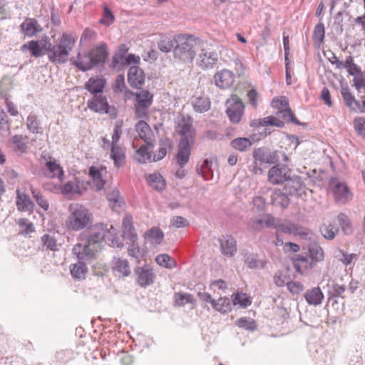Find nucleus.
I'll return each mask as SVG.
<instances>
[{
    "instance_id": "obj_1",
    "label": "nucleus",
    "mask_w": 365,
    "mask_h": 365,
    "mask_svg": "<svg viewBox=\"0 0 365 365\" xmlns=\"http://www.w3.org/2000/svg\"><path fill=\"white\" fill-rule=\"evenodd\" d=\"M88 230L80 235V242L75 245L72 252L80 260H93L104 240L108 229L102 223L90 226Z\"/></svg>"
},
{
    "instance_id": "obj_2",
    "label": "nucleus",
    "mask_w": 365,
    "mask_h": 365,
    "mask_svg": "<svg viewBox=\"0 0 365 365\" xmlns=\"http://www.w3.org/2000/svg\"><path fill=\"white\" fill-rule=\"evenodd\" d=\"M76 34L63 33L56 44L50 42L46 38L43 43V48L51 63L62 64L67 61L70 52L76 45Z\"/></svg>"
},
{
    "instance_id": "obj_3",
    "label": "nucleus",
    "mask_w": 365,
    "mask_h": 365,
    "mask_svg": "<svg viewBox=\"0 0 365 365\" xmlns=\"http://www.w3.org/2000/svg\"><path fill=\"white\" fill-rule=\"evenodd\" d=\"M175 47L173 59L181 63H192L197 55V51L202 46V40L194 35H175Z\"/></svg>"
},
{
    "instance_id": "obj_4",
    "label": "nucleus",
    "mask_w": 365,
    "mask_h": 365,
    "mask_svg": "<svg viewBox=\"0 0 365 365\" xmlns=\"http://www.w3.org/2000/svg\"><path fill=\"white\" fill-rule=\"evenodd\" d=\"M108 54L107 45L102 43L88 52H79L76 58H71V61L80 71H87L94 66L105 63Z\"/></svg>"
},
{
    "instance_id": "obj_5",
    "label": "nucleus",
    "mask_w": 365,
    "mask_h": 365,
    "mask_svg": "<svg viewBox=\"0 0 365 365\" xmlns=\"http://www.w3.org/2000/svg\"><path fill=\"white\" fill-rule=\"evenodd\" d=\"M70 215L66 224L68 229L79 231L90 227L93 223V214L81 204H71L69 206Z\"/></svg>"
},
{
    "instance_id": "obj_6",
    "label": "nucleus",
    "mask_w": 365,
    "mask_h": 365,
    "mask_svg": "<svg viewBox=\"0 0 365 365\" xmlns=\"http://www.w3.org/2000/svg\"><path fill=\"white\" fill-rule=\"evenodd\" d=\"M87 107L92 111L100 114H107L112 119L118 115V111L114 106L110 105L108 98L103 94L93 96L87 101Z\"/></svg>"
},
{
    "instance_id": "obj_7",
    "label": "nucleus",
    "mask_w": 365,
    "mask_h": 365,
    "mask_svg": "<svg viewBox=\"0 0 365 365\" xmlns=\"http://www.w3.org/2000/svg\"><path fill=\"white\" fill-rule=\"evenodd\" d=\"M252 157L254 160L258 161L260 165L264 163H278L281 158L284 162L288 160V157L285 153L278 150L271 151L264 147L255 148L252 152Z\"/></svg>"
},
{
    "instance_id": "obj_8",
    "label": "nucleus",
    "mask_w": 365,
    "mask_h": 365,
    "mask_svg": "<svg viewBox=\"0 0 365 365\" xmlns=\"http://www.w3.org/2000/svg\"><path fill=\"white\" fill-rule=\"evenodd\" d=\"M277 229V232H283L285 234H293L299 236L302 239H307L310 234L308 229L303 227L289 221L277 222L275 218V225L273 227Z\"/></svg>"
},
{
    "instance_id": "obj_9",
    "label": "nucleus",
    "mask_w": 365,
    "mask_h": 365,
    "mask_svg": "<svg viewBox=\"0 0 365 365\" xmlns=\"http://www.w3.org/2000/svg\"><path fill=\"white\" fill-rule=\"evenodd\" d=\"M329 187L338 204L344 205L352 199V194L346 183L332 179L329 182Z\"/></svg>"
},
{
    "instance_id": "obj_10",
    "label": "nucleus",
    "mask_w": 365,
    "mask_h": 365,
    "mask_svg": "<svg viewBox=\"0 0 365 365\" xmlns=\"http://www.w3.org/2000/svg\"><path fill=\"white\" fill-rule=\"evenodd\" d=\"M226 113L232 123H238L243 115L245 106L240 98L237 96H232L227 101Z\"/></svg>"
},
{
    "instance_id": "obj_11",
    "label": "nucleus",
    "mask_w": 365,
    "mask_h": 365,
    "mask_svg": "<svg viewBox=\"0 0 365 365\" xmlns=\"http://www.w3.org/2000/svg\"><path fill=\"white\" fill-rule=\"evenodd\" d=\"M275 225V217L270 214H264L260 217H252L247 222V230L250 232H259L264 227L271 228Z\"/></svg>"
},
{
    "instance_id": "obj_12",
    "label": "nucleus",
    "mask_w": 365,
    "mask_h": 365,
    "mask_svg": "<svg viewBox=\"0 0 365 365\" xmlns=\"http://www.w3.org/2000/svg\"><path fill=\"white\" fill-rule=\"evenodd\" d=\"M135 274L137 284L142 287L150 286L155 282V274L153 268L148 264L137 267L135 269Z\"/></svg>"
},
{
    "instance_id": "obj_13",
    "label": "nucleus",
    "mask_w": 365,
    "mask_h": 365,
    "mask_svg": "<svg viewBox=\"0 0 365 365\" xmlns=\"http://www.w3.org/2000/svg\"><path fill=\"white\" fill-rule=\"evenodd\" d=\"M176 131L181 136L180 142L195 143V130L190 119L181 118L176 127Z\"/></svg>"
},
{
    "instance_id": "obj_14",
    "label": "nucleus",
    "mask_w": 365,
    "mask_h": 365,
    "mask_svg": "<svg viewBox=\"0 0 365 365\" xmlns=\"http://www.w3.org/2000/svg\"><path fill=\"white\" fill-rule=\"evenodd\" d=\"M199 48H200V53L198 55L200 67L202 69L214 68L218 61V54L215 51L202 48L201 46Z\"/></svg>"
},
{
    "instance_id": "obj_15",
    "label": "nucleus",
    "mask_w": 365,
    "mask_h": 365,
    "mask_svg": "<svg viewBox=\"0 0 365 365\" xmlns=\"http://www.w3.org/2000/svg\"><path fill=\"white\" fill-rule=\"evenodd\" d=\"M41 157L46 160L45 168H43L44 175L49 178H57L59 181L62 182L63 180L64 173L60 165L51 157L48 158V160H47L43 155Z\"/></svg>"
},
{
    "instance_id": "obj_16",
    "label": "nucleus",
    "mask_w": 365,
    "mask_h": 365,
    "mask_svg": "<svg viewBox=\"0 0 365 365\" xmlns=\"http://www.w3.org/2000/svg\"><path fill=\"white\" fill-rule=\"evenodd\" d=\"M290 175V171L279 165L273 166L268 172V180L273 185L284 184Z\"/></svg>"
},
{
    "instance_id": "obj_17",
    "label": "nucleus",
    "mask_w": 365,
    "mask_h": 365,
    "mask_svg": "<svg viewBox=\"0 0 365 365\" xmlns=\"http://www.w3.org/2000/svg\"><path fill=\"white\" fill-rule=\"evenodd\" d=\"M215 85L222 89H227L233 86L235 81V75L228 69H222L215 74Z\"/></svg>"
},
{
    "instance_id": "obj_18",
    "label": "nucleus",
    "mask_w": 365,
    "mask_h": 365,
    "mask_svg": "<svg viewBox=\"0 0 365 365\" xmlns=\"http://www.w3.org/2000/svg\"><path fill=\"white\" fill-rule=\"evenodd\" d=\"M135 130L139 137L144 140L146 145L153 146L155 135L149 125L144 120L138 121L135 125Z\"/></svg>"
},
{
    "instance_id": "obj_19",
    "label": "nucleus",
    "mask_w": 365,
    "mask_h": 365,
    "mask_svg": "<svg viewBox=\"0 0 365 365\" xmlns=\"http://www.w3.org/2000/svg\"><path fill=\"white\" fill-rule=\"evenodd\" d=\"M20 30L25 36L33 37L42 31V27L36 19L26 18L21 24Z\"/></svg>"
},
{
    "instance_id": "obj_20",
    "label": "nucleus",
    "mask_w": 365,
    "mask_h": 365,
    "mask_svg": "<svg viewBox=\"0 0 365 365\" xmlns=\"http://www.w3.org/2000/svg\"><path fill=\"white\" fill-rule=\"evenodd\" d=\"M128 81L131 87L140 88L145 81L143 71L137 66H131L128 72Z\"/></svg>"
},
{
    "instance_id": "obj_21",
    "label": "nucleus",
    "mask_w": 365,
    "mask_h": 365,
    "mask_svg": "<svg viewBox=\"0 0 365 365\" xmlns=\"http://www.w3.org/2000/svg\"><path fill=\"white\" fill-rule=\"evenodd\" d=\"M16 205L19 212H31L35 207L30 197L25 192L16 190Z\"/></svg>"
},
{
    "instance_id": "obj_22",
    "label": "nucleus",
    "mask_w": 365,
    "mask_h": 365,
    "mask_svg": "<svg viewBox=\"0 0 365 365\" xmlns=\"http://www.w3.org/2000/svg\"><path fill=\"white\" fill-rule=\"evenodd\" d=\"M304 190V184L301 178L298 176H289L287 180L284 182V190L289 195H300Z\"/></svg>"
},
{
    "instance_id": "obj_23",
    "label": "nucleus",
    "mask_w": 365,
    "mask_h": 365,
    "mask_svg": "<svg viewBox=\"0 0 365 365\" xmlns=\"http://www.w3.org/2000/svg\"><path fill=\"white\" fill-rule=\"evenodd\" d=\"M193 144L187 141L180 142L176 155V161L180 167H184L188 163Z\"/></svg>"
},
{
    "instance_id": "obj_24",
    "label": "nucleus",
    "mask_w": 365,
    "mask_h": 365,
    "mask_svg": "<svg viewBox=\"0 0 365 365\" xmlns=\"http://www.w3.org/2000/svg\"><path fill=\"white\" fill-rule=\"evenodd\" d=\"M220 250L228 257H233L237 252V242L232 236H226L220 240Z\"/></svg>"
},
{
    "instance_id": "obj_25",
    "label": "nucleus",
    "mask_w": 365,
    "mask_h": 365,
    "mask_svg": "<svg viewBox=\"0 0 365 365\" xmlns=\"http://www.w3.org/2000/svg\"><path fill=\"white\" fill-rule=\"evenodd\" d=\"M106 86V81L102 78L91 77L85 85V88L89 91L93 96L103 94Z\"/></svg>"
},
{
    "instance_id": "obj_26",
    "label": "nucleus",
    "mask_w": 365,
    "mask_h": 365,
    "mask_svg": "<svg viewBox=\"0 0 365 365\" xmlns=\"http://www.w3.org/2000/svg\"><path fill=\"white\" fill-rule=\"evenodd\" d=\"M110 158L113 160L116 168L122 167L125 163V148L120 145H111Z\"/></svg>"
},
{
    "instance_id": "obj_27",
    "label": "nucleus",
    "mask_w": 365,
    "mask_h": 365,
    "mask_svg": "<svg viewBox=\"0 0 365 365\" xmlns=\"http://www.w3.org/2000/svg\"><path fill=\"white\" fill-rule=\"evenodd\" d=\"M44 43V40L41 41L31 40L24 43L21 46V51H29L31 55L35 58H38L43 56L46 52L43 48V43Z\"/></svg>"
},
{
    "instance_id": "obj_28",
    "label": "nucleus",
    "mask_w": 365,
    "mask_h": 365,
    "mask_svg": "<svg viewBox=\"0 0 365 365\" xmlns=\"http://www.w3.org/2000/svg\"><path fill=\"white\" fill-rule=\"evenodd\" d=\"M212 160L204 159L199 162L196 166V172L198 175L204 178L205 180H212L213 178Z\"/></svg>"
},
{
    "instance_id": "obj_29",
    "label": "nucleus",
    "mask_w": 365,
    "mask_h": 365,
    "mask_svg": "<svg viewBox=\"0 0 365 365\" xmlns=\"http://www.w3.org/2000/svg\"><path fill=\"white\" fill-rule=\"evenodd\" d=\"M324 294L319 287L307 289L304 293V299L308 304L318 306L322 303Z\"/></svg>"
},
{
    "instance_id": "obj_30",
    "label": "nucleus",
    "mask_w": 365,
    "mask_h": 365,
    "mask_svg": "<svg viewBox=\"0 0 365 365\" xmlns=\"http://www.w3.org/2000/svg\"><path fill=\"white\" fill-rule=\"evenodd\" d=\"M341 94L345 105L351 110L357 111L359 109L360 103L356 100L354 96L351 93L348 86L341 85Z\"/></svg>"
},
{
    "instance_id": "obj_31",
    "label": "nucleus",
    "mask_w": 365,
    "mask_h": 365,
    "mask_svg": "<svg viewBox=\"0 0 365 365\" xmlns=\"http://www.w3.org/2000/svg\"><path fill=\"white\" fill-rule=\"evenodd\" d=\"M112 268L115 274L118 277H127L130 274V268L127 259L114 257Z\"/></svg>"
},
{
    "instance_id": "obj_32",
    "label": "nucleus",
    "mask_w": 365,
    "mask_h": 365,
    "mask_svg": "<svg viewBox=\"0 0 365 365\" xmlns=\"http://www.w3.org/2000/svg\"><path fill=\"white\" fill-rule=\"evenodd\" d=\"M123 237L128 240H138V235L136 234L133 225L132 217L126 215L123 219Z\"/></svg>"
},
{
    "instance_id": "obj_33",
    "label": "nucleus",
    "mask_w": 365,
    "mask_h": 365,
    "mask_svg": "<svg viewBox=\"0 0 365 365\" xmlns=\"http://www.w3.org/2000/svg\"><path fill=\"white\" fill-rule=\"evenodd\" d=\"M89 175L91 178V187L96 191L101 190L105 185L106 180L103 178L102 173L98 168L94 166L91 167Z\"/></svg>"
},
{
    "instance_id": "obj_34",
    "label": "nucleus",
    "mask_w": 365,
    "mask_h": 365,
    "mask_svg": "<svg viewBox=\"0 0 365 365\" xmlns=\"http://www.w3.org/2000/svg\"><path fill=\"white\" fill-rule=\"evenodd\" d=\"M293 265L297 272L303 274L314 267V263L310 262L307 257L298 255L293 260Z\"/></svg>"
},
{
    "instance_id": "obj_35",
    "label": "nucleus",
    "mask_w": 365,
    "mask_h": 365,
    "mask_svg": "<svg viewBox=\"0 0 365 365\" xmlns=\"http://www.w3.org/2000/svg\"><path fill=\"white\" fill-rule=\"evenodd\" d=\"M145 239L152 245H160L164 239V233L159 227H152L144 235Z\"/></svg>"
},
{
    "instance_id": "obj_36",
    "label": "nucleus",
    "mask_w": 365,
    "mask_h": 365,
    "mask_svg": "<svg viewBox=\"0 0 365 365\" xmlns=\"http://www.w3.org/2000/svg\"><path fill=\"white\" fill-rule=\"evenodd\" d=\"M90 260H80L78 262L73 264L71 266V276L77 279H83L86 278V275L88 272V268L86 262Z\"/></svg>"
},
{
    "instance_id": "obj_37",
    "label": "nucleus",
    "mask_w": 365,
    "mask_h": 365,
    "mask_svg": "<svg viewBox=\"0 0 365 365\" xmlns=\"http://www.w3.org/2000/svg\"><path fill=\"white\" fill-rule=\"evenodd\" d=\"M288 195L286 191L275 189L272 193V204L282 207H287L289 202Z\"/></svg>"
},
{
    "instance_id": "obj_38",
    "label": "nucleus",
    "mask_w": 365,
    "mask_h": 365,
    "mask_svg": "<svg viewBox=\"0 0 365 365\" xmlns=\"http://www.w3.org/2000/svg\"><path fill=\"white\" fill-rule=\"evenodd\" d=\"M309 252L312 262L314 263V265H316L317 262H322L324 259L323 249L317 243H313L309 245Z\"/></svg>"
},
{
    "instance_id": "obj_39",
    "label": "nucleus",
    "mask_w": 365,
    "mask_h": 365,
    "mask_svg": "<svg viewBox=\"0 0 365 365\" xmlns=\"http://www.w3.org/2000/svg\"><path fill=\"white\" fill-rule=\"evenodd\" d=\"M212 307L214 309L221 313H227L231 310V303L227 297H220L217 301L212 302Z\"/></svg>"
},
{
    "instance_id": "obj_40",
    "label": "nucleus",
    "mask_w": 365,
    "mask_h": 365,
    "mask_svg": "<svg viewBox=\"0 0 365 365\" xmlns=\"http://www.w3.org/2000/svg\"><path fill=\"white\" fill-rule=\"evenodd\" d=\"M258 125H263V126L273 125V126H276L277 128H282L284 125V123L283 120H280L279 118V117L277 118V117L271 115V116L264 118L262 120H259L258 123H257L255 121H252L250 123L251 126H256Z\"/></svg>"
},
{
    "instance_id": "obj_41",
    "label": "nucleus",
    "mask_w": 365,
    "mask_h": 365,
    "mask_svg": "<svg viewBox=\"0 0 365 365\" xmlns=\"http://www.w3.org/2000/svg\"><path fill=\"white\" fill-rule=\"evenodd\" d=\"M107 199L109 202V206L112 210H115L117 207H121L123 205V198L120 197L118 189H113L110 193H108Z\"/></svg>"
},
{
    "instance_id": "obj_42",
    "label": "nucleus",
    "mask_w": 365,
    "mask_h": 365,
    "mask_svg": "<svg viewBox=\"0 0 365 365\" xmlns=\"http://www.w3.org/2000/svg\"><path fill=\"white\" fill-rule=\"evenodd\" d=\"M175 36L173 38L165 37L160 39L158 43V48L161 52L169 53L173 51L174 53V49L175 47Z\"/></svg>"
},
{
    "instance_id": "obj_43",
    "label": "nucleus",
    "mask_w": 365,
    "mask_h": 365,
    "mask_svg": "<svg viewBox=\"0 0 365 365\" xmlns=\"http://www.w3.org/2000/svg\"><path fill=\"white\" fill-rule=\"evenodd\" d=\"M153 146H150L153 148ZM149 145H141L135 152V160L140 163H145L151 160V153L148 150Z\"/></svg>"
},
{
    "instance_id": "obj_44",
    "label": "nucleus",
    "mask_w": 365,
    "mask_h": 365,
    "mask_svg": "<svg viewBox=\"0 0 365 365\" xmlns=\"http://www.w3.org/2000/svg\"><path fill=\"white\" fill-rule=\"evenodd\" d=\"M26 127L33 133H43V128L35 115L30 114L26 118Z\"/></svg>"
},
{
    "instance_id": "obj_45",
    "label": "nucleus",
    "mask_w": 365,
    "mask_h": 365,
    "mask_svg": "<svg viewBox=\"0 0 365 365\" xmlns=\"http://www.w3.org/2000/svg\"><path fill=\"white\" fill-rule=\"evenodd\" d=\"M150 185L158 191H162L165 187V181L160 173H153L148 178Z\"/></svg>"
},
{
    "instance_id": "obj_46",
    "label": "nucleus",
    "mask_w": 365,
    "mask_h": 365,
    "mask_svg": "<svg viewBox=\"0 0 365 365\" xmlns=\"http://www.w3.org/2000/svg\"><path fill=\"white\" fill-rule=\"evenodd\" d=\"M230 144L234 149L245 152L251 148L252 143L247 138H237L232 140Z\"/></svg>"
},
{
    "instance_id": "obj_47",
    "label": "nucleus",
    "mask_w": 365,
    "mask_h": 365,
    "mask_svg": "<svg viewBox=\"0 0 365 365\" xmlns=\"http://www.w3.org/2000/svg\"><path fill=\"white\" fill-rule=\"evenodd\" d=\"M26 140L27 137H24L21 135H15L9 138V143L14 146L15 150L24 153L27 148L25 142Z\"/></svg>"
},
{
    "instance_id": "obj_48",
    "label": "nucleus",
    "mask_w": 365,
    "mask_h": 365,
    "mask_svg": "<svg viewBox=\"0 0 365 365\" xmlns=\"http://www.w3.org/2000/svg\"><path fill=\"white\" fill-rule=\"evenodd\" d=\"M175 305L182 307L186 304L195 303V300L193 296L189 293L177 292L174 294Z\"/></svg>"
},
{
    "instance_id": "obj_49",
    "label": "nucleus",
    "mask_w": 365,
    "mask_h": 365,
    "mask_svg": "<svg viewBox=\"0 0 365 365\" xmlns=\"http://www.w3.org/2000/svg\"><path fill=\"white\" fill-rule=\"evenodd\" d=\"M325 36V28L323 23L320 22L317 24L313 31L312 39L315 45L318 47L324 41Z\"/></svg>"
},
{
    "instance_id": "obj_50",
    "label": "nucleus",
    "mask_w": 365,
    "mask_h": 365,
    "mask_svg": "<svg viewBox=\"0 0 365 365\" xmlns=\"http://www.w3.org/2000/svg\"><path fill=\"white\" fill-rule=\"evenodd\" d=\"M155 262L158 265L167 269H172L176 266L175 259L167 254L157 255Z\"/></svg>"
},
{
    "instance_id": "obj_51",
    "label": "nucleus",
    "mask_w": 365,
    "mask_h": 365,
    "mask_svg": "<svg viewBox=\"0 0 365 365\" xmlns=\"http://www.w3.org/2000/svg\"><path fill=\"white\" fill-rule=\"evenodd\" d=\"M62 193L68 195V194H74L77 193L78 195L81 194L80 189L79 181L74 178L73 180L68 181L62 188Z\"/></svg>"
},
{
    "instance_id": "obj_52",
    "label": "nucleus",
    "mask_w": 365,
    "mask_h": 365,
    "mask_svg": "<svg viewBox=\"0 0 365 365\" xmlns=\"http://www.w3.org/2000/svg\"><path fill=\"white\" fill-rule=\"evenodd\" d=\"M31 192L33 198L35 200L38 205L43 210L47 211L49 208V203L46 197L41 194V191L38 189L31 187Z\"/></svg>"
},
{
    "instance_id": "obj_53",
    "label": "nucleus",
    "mask_w": 365,
    "mask_h": 365,
    "mask_svg": "<svg viewBox=\"0 0 365 365\" xmlns=\"http://www.w3.org/2000/svg\"><path fill=\"white\" fill-rule=\"evenodd\" d=\"M152 103V96L148 91H142L136 94V104L143 108H148Z\"/></svg>"
},
{
    "instance_id": "obj_54",
    "label": "nucleus",
    "mask_w": 365,
    "mask_h": 365,
    "mask_svg": "<svg viewBox=\"0 0 365 365\" xmlns=\"http://www.w3.org/2000/svg\"><path fill=\"white\" fill-rule=\"evenodd\" d=\"M41 243L44 247L51 251H56L58 248L57 240L55 235L45 234L41 237Z\"/></svg>"
},
{
    "instance_id": "obj_55",
    "label": "nucleus",
    "mask_w": 365,
    "mask_h": 365,
    "mask_svg": "<svg viewBox=\"0 0 365 365\" xmlns=\"http://www.w3.org/2000/svg\"><path fill=\"white\" fill-rule=\"evenodd\" d=\"M234 305H240L243 308H246L251 304V300L247 294L237 293L234 295L232 299Z\"/></svg>"
},
{
    "instance_id": "obj_56",
    "label": "nucleus",
    "mask_w": 365,
    "mask_h": 365,
    "mask_svg": "<svg viewBox=\"0 0 365 365\" xmlns=\"http://www.w3.org/2000/svg\"><path fill=\"white\" fill-rule=\"evenodd\" d=\"M18 225L19 226L21 230L20 233L23 235H27L34 232V224L26 218H21L17 222Z\"/></svg>"
},
{
    "instance_id": "obj_57",
    "label": "nucleus",
    "mask_w": 365,
    "mask_h": 365,
    "mask_svg": "<svg viewBox=\"0 0 365 365\" xmlns=\"http://www.w3.org/2000/svg\"><path fill=\"white\" fill-rule=\"evenodd\" d=\"M320 230L323 237L327 240H333L338 232V228L331 224L323 225Z\"/></svg>"
},
{
    "instance_id": "obj_58",
    "label": "nucleus",
    "mask_w": 365,
    "mask_h": 365,
    "mask_svg": "<svg viewBox=\"0 0 365 365\" xmlns=\"http://www.w3.org/2000/svg\"><path fill=\"white\" fill-rule=\"evenodd\" d=\"M192 104L194 109L200 113L205 112L210 108V101L205 98H197Z\"/></svg>"
},
{
    "instance_id": "obj_59",
    "label": "nucleus",
    "mask_w": 365,
    "mask_h": 365,
    "mask_svg": "<svg viewBox=\"0 0 365 365\" xmlns=\"http://www.w3.org/2000/svg\"><path fill=\"white\" fill-rule=\"evenodd\" d=\"M245 263L250 269H257L264 267L262 262L259 261L257 257L253 254H249L246 255Z\"/></svg>"
},
{
    "instance_id": "obj_60",
    "label": "nucleus",
    "mask_w": 365,
    "mask_h": 365,
    "mask_svg": "<svg viewBox=\"0 0 365 365\" xmlns=\"http://www.w3.org/2000/svg\"><path fill=\"white\" fill-rule=\"evenodd\" d=\"M236 324L240 327L246 330L254 331L257 329V325L253 319H247L246 318H240L237 320Z\"/></svg>"
},
{
    "instance_id": "obj_61",
    "label": "nucleus",
    "mask_w": 365,
    "mask_h": 365,
    "mask_svg": "<svg viewBox=\"0 0 365 365\" xmlns=\"http://www.w3.org/2000/svg\"><path fill=\"white\" fill-rule=\"evenodd\" d=\"M114 19L115 17L111 10L108 6H104L103 16L99 22L108 26L113 23Z\"/></svg>"
},
{
    "instance_id": "obj_62",
    "label": "nucleus",
    "mask_w": 365,
    "mask_h": 365,
    "mask_svg": "<svg viewBox=\"0 0 365 365\" xmlns=\"http://www.w3.org/2000/svg\"><path fill=\"white\" fill-rule=\"evenodd\" d=\"M338 221L342 230L346 234H348L351 231V223L346 215L344 213H340L338 215Z\"/></svg>"
},
{
    "instance_id": "obj_63",
    "label": "nucleus",
    "mask_w": 365,
    "mask_h": 365,
    "mask_svg": "<svg viewBox=\"0 0 365 365\" xmlns=\"http://www.w3.org/2000/svg\"><path fill=\"white\" fill-rule=\"evenodd\" d=\"M345 68H346L349 74L354 76L361 73L360 68L354 63L351 56H348L345 61Z\"/></svg>"
},
{
    "instance_id": "obj_64",
    "label": "nucleus",
    "mask_w": 365,
    "mask_h": 365,
    "mask_svg": "<svg viewBox=\"0 0 365 365\" xmlns=\"http://www.w3.org/2000/svg\"><path fill=\"white\" fill-rule=\"evenodd\" d=\"M286 285L292 294H299L304 289V285L299 282L290 281L287 282Z\"/></svg>"
}]
</instances>
